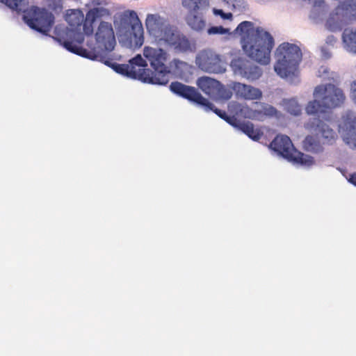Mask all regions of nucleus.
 Segmentation results:
<instances>
[{
	"instance_id": "obj_34",
	"label": "nucleus",
	"mask_w": 356,
	"mask_h": 356,
	"mask_svg": "<svg viewBox=\"0 0 356 356\" xmlns=\"http://www.w3.org/2000/svg\"><path fill=\"white\" fill-rule=\"evenodd\" d=\"M349 181L356 186V173H353L350 175Z\"/></svg>"
},
{
	"instance_id": "obj_25",
	"label": "nucleus",
	"mask_w": 356,
	"mask_h": 356,
	"mask_svg": "<svg viewBox=\"0 0 356 356\" xmlns=\"http://www.w3.org/2000/svg\"><path fill=\"white\" fill-rule=\"evenodd\" d=\"M201 106H202L206 111H213L221 119L224 120L232 126L235 125L236 123L237 118L236 117L229 116L226 111L217 108L207 99V102L204 104H202Z\"/></svg>"
},
{
	"instance_id": "obj_5",
	"label": "nucleus",
	"mask_w": 356,
	"mask_h": 356,
	"mask_svg": "<svg viewBox=\"0 0 356 356\" xmlns=\"http://www.w3.org/2000/svg\"><path fill=\"white\" fill-rule=\"evenodd\" d=\"M143 55L154 69L152 71L154 84L166 85L169 82L170 73L166 65L168 58V53L161 48L145 47Z\"/></svg>"
},
{
	"instance_id": "obj_33",
	"label": "nucleus",
	"mask_w": 356,
	"mask_h": 356,
	"mask_svg": "<svg viewBox=\"0 0 356 356\" xmlns=\"http://www.w3.org/2000/svg\"><path fill=\"white\" fill-rule=\"evenodd\" d=\"M350 97L353 101L356 104V81L351 84Z\"/></svg>"
},
{
	"instance_id": "obj_7",
	"label": "nucleus",
	"mask_w": 356,
	"mask_h": 356,
	"mask_svg": "<svg viewBox=\"0 0 356 356\" xmlns=\"http://www.w3.org/2000/svg\"><path fill=\"white\" fill-rule=\"evenodd\" d=\"M23 19L32 29L47 34L54 24V16L45 8L31 6L23 10Z\"/></svg>"
},
{
	"instance_id": "obj_14",
	"label": "nucleus",
	"mask_w": 356,
	"mask_h": 356,
	"mask_svg": "<svg viewBox=\"0 0 356 356\" xmlns=\"http://www.w3.org/2000/svg\"><path fill=\"white\" fill-rule=\"evenodd\" d=\"M230 66L235 74L252 81L259 79L263 74L261 67L242 57L233 58Z\"/></svg>"
},
{
	"instance_id": "obj_9",
	"label": "nucleus",
	"mask_w": 356,
	"mask_h": 356,
	"mask_svg": "<svg viewBox=\"0 0 356 356\" xmlns=\"http://www.w3.org/2000/svg\"><path fill=\"white\" fill-rule=\"evenodd\" d=\"M182 5L188 10L187 24L193 30L202 31L206 27L204 15L209 8V0H183Z\"/></svg>"
},
{
	"instance_id": "obj_4",
	"label": "nucleus",
	"mask_w": 356,
	"mask_h": 356,
	"mask_svg": "<svg viewBox=\"0 0 356 356\" xmlns=\"http://www.w3.org/2000/svg\"><path fill=\"white\" fill-rule=\"evenodd\" d=\"M302 56L298 46L289 42L280 44L276 49L277 61L274 65L275 72L282 78L296 75Z\"/></svg>"
},
{
	"instance_id": "obj_6",
	"label": "nucleus",
	"mask_w": 356,
	"mask_h": 356,
	"mask_svg": "<svg viewBox=\"0 0 356 356\" xmlns=\"http://www.w3.org/2000/svg\"><path fill=\"white\" fill-rule=\"evenodd\" d=\"M270 147L294 164L309 167L314 163V158L296 149L290 138L286 135H277L270 143Z\"/></svg>"
},
{
	"instance_id": "obj_29",
	"label": "nucleus",
	"mask_w": 356,
	"mask_h": 356,
	"mask_svg": "<svg viewBox=\"0 0 356 356\" xmlns=\"http://www.w3.org/2000/svg\"><path fill=\"white\" fill-rule=\"evenodd\" d=\"M12 10L20 12L26 6V0H0Z\"/></svg>"
},
{
	"instance_id": "obj_32",
	"label": "nucleus",
	"mask_w": 356,
	"mask_h": 356,
	"mask_svg": "<svg viewBox=\"0 0 356 356\" xmlns=\"http://www.w3.org/2000/svg\"><path fill=\"white\" fill-rule=\"evenodd\" d=\"M213 13L216 15H220L224 19H229L232 17V14L231 13H225L222 10L214 8Z\"/></svg>"
},
{
	"instance_id": "obj_15",
	"label": "nucleus",
	"mask_w": 356,
	"mask_h": 356,
	"mask_svg": "<svg viewBox=\"0 0 356 356\" xmlns=\"http://www.w3.org/2000/svg\"><path fill=\"white\" fill-rule=\"evenodd\" d=\"M129 70L133 74H129V78L142 81L144 83L154 84L152 79V70L147 68V64L140 54L129 61Z\"/></svg>"
},
{
	"instance_id": "obj_20",
	"label": "nucleus",
	"mask_w": 356,
	"mask_h": 356,
	"mask_svg": "<svg viewBox=\"0 0 356 356\" xmlns=\"http://www.w3.org/2000/svg\"><path fill=\"white\" fill-rule=\"evenodd\" d=\"M323 120L322 117L315 116L313 119H309L305 127L309 129L318 130L324 138V144H332L337 136L334 130L324 122Z\"/></svg>"
},
{
	"instance_id": "obj_12",
	"label": "nucleus",
	"mask_w": 356,
	"mask_h": 356,
	"mask_svg": "<svg viewBox=\"0 0 356 356\" xmlns=\"http://www.w3.org/2000/svg\"><path fill=\"white\" fill-rule=\"evenodd\" d=\"M195 63L200 70L208 73H222L225 70L220 55L211 49L200 51Z\"/></svg>"
},
{
	"instance_id": "obj_17",
	"label": "nucleus",
	"mask_w": 356,
	"mask_h": 356,
	"mask_svg": "<svg viewBox=\"0 0 356 356\" xmlns=\"http://www.w3.org/2000/svg\"><path fill=\"white\" fill-rule=\"evenodd\" d=\"M145 26L149 33L159 40L165 39V36L172 29L167 26L163 19L158 15L149 14L145 20Z\"/></svg>"
},
{
	"instance_id": "obj_18",
	"label": "nucleus",
	"mask_w": 356,
	"mask_h": 356,
	"mask_svg": "<svg viewBox=\"0 0 356 356\" xmlns=\"http://www.w3.org/2000/svg\"><path fill=\"white\" fill-rule=\"evenodd\" d=\"M340 127L343 129V139L351 148H356V116L355 113L348 111L342 118Z\"/></svg>"
},
{
	"instance_id": "obj_26",
	"label": "nucleus",
	"mask_w": 356,
	"mask_h": 356,
	"mask_svg": "<svg viewBox=\"0 0 356 356\" xmlns=\"http://www.w3.org/2000/svg\"><path fill=\"white\" fill-rule=\"evenodd\" d=\"M302 145L306 151L312 153H318L323 149L319 138L314 135H308L306 136L303 140Z\"/></svg>"
},
{
	"instance_id": "obj_27",
	"label": "nucleus",
	"mask_w": 356,
	"mask_h": 356,
	"mask_svg": "<svg viewBox=\"0 0 356 356\" xmlns=\"http://www.w3.org/2000/svg\"><path fill=\"white\" fill-rule=\"evenodd\" d=\"M216 90L217 91H216L213 98L221 100H229L232 97L234 92L232 86L231 88H227L220 82L219 83V86Z\"/></svg>"
},
{
	"instance_id": "obj_23",
	"label": "nucleus",
	"mask_w": 356,
	"mask_h": 356,
	"mask_svg": "<svg viewBox=\"0 0 356 356\" xmlns=\"http://www.w3.org/2000/svg\"><path fill=\"white\" fill-rule=\"evenodd\" d=\"M219 83L220 81L208 76H202L197 80V86L198 88L206 95L212 98L216 91H217L216 90L219 86Z\"/></svg>"
},
{
	"instance_id": "obj_19",
	"label": "nucleus",
	"mask_w": 356,
	"mask_h": 356,
	"mask_svg": "<svg viewBox=\"0 0 356 356\" xmlns=\"http://www.w3.org/2000/svg\"><path fill=\"white\" fill-rule=\"evenodd\" d=\"M164 41L178 52H188L195 50L194 42H192L183 34L172 29L165 36Z\"/></svg>"
},
{
	"instance_id": "obj_10",
	"label": "nucleus",
	"mask_w": 356,
	"mask_h": 356,
	"mask_svg": "<svg viewBox=\"0 0 356 356\" xmlns=\"http://www.w3.org/2000/svg\"><path fill=\"white\" fill-rule=\"evenodd\" d=\"M121 24L125 29H130V43L136 47H140L144 42V31L137 13L134 10L124 13L121 18Z\"/></svg>"
},
{
	"instance_id": "obj_1",
	"label": "nucleus",
	"mask_w": 356,
	"mask_h": 356,
	"mask_svg": "<svg viewBox=\"0 0 356 356\" xmlns=\"http://www.w3.org/2000/svg\"><path fill=\"white\" fill-rule=\"evenodd\" d=\"M236 32L241 36L243 50L251 59L261 65H268L270 53L275 45L273 37L261 27L254 28L249 21L241 22Z\"/></svg>"
},
{
	"instance_id": "obj_21",
	"label": "nucleus",
	"mask_w": 356,
	"mask_h": 356,
	"mask_svg": "<svg viewBox=\"0 0 356 356\" xmlns=\"http://www.w3.org/2000/svg\"><path fill=\"white\" fill-rule=\"evenodd\" d=\"M110 11L103 7H96L89 10L86 15L83 24V33L88 36L94 32L93 23L98 19L110 15Z\"/></svg>"
},
{
	"instance_id": "obj_8",
	"label": "nucleus",
	"mask_w": 356,
	"mask_h": 356,
	"mask_svg": "<svg viewBox=\"0 0 356 356\" xmlns=\"http://www.w3.org/2000/svg\"><path fill=\"white\" fill-rule=\"evenodd\" d=\"M64 45L65 48L69 51L84 58L99 60L123 76L129 77V74H133V72H130L129 70L128 64L113 63L111 58L106 57V54H104L99 51L95 49L88 50L82 47H77L76 44H74L73 42H65Z\"/></svg>"
},
{
	"instance_id": "obj_16",
	"label": "nucleus",
	"mask_w": 356,
	"mask_h": 356,
	"mask_svg": "<svg viewBox=\"0 0 356 356\" xmlns=\"http://www.w3.org/2000/svg\"><path fill=\"white\" fill-rule=\"evenodd\" d=\"M170 90L177 96L188 100L198 106L207 102V99L204 97L195 87L185 85L179 81L172 82L170 85Z\"/></svg>"
},
{
	"instance_id": "obj_31",
	"label": "nucleus",
	"mask_w": 356,
	"mask_h": 356,
	"mask_svg": "<svg viewBox=\"0 0 356 356\" xmlns=\"http://www.w3.org/2000/svg\"><path fill=\"white\" fill-rule=\"evenodd\" d=\"M263 113L265 115L268 116H274L277 114V110L270 105H266L263 107V110L261 112H258V115Z\"/></svg>"
},
{
	"instance_id": "obj_11",
	"label": "nucleus",
	"mask_w": 356,
	"mask_h": 356,
	"mask_svg": "<svg viewBox=\"0 0 356 356\" xmlns=\"http://www.w3.org/2000/svg\"><path fill=\"white\" fill-rule=\"evenodd\" d=\"M93 33L97 47L104 51L102 54H107L114 49L116 40L111 23L101 21Z\"/></svg>"
},
{
	"instance_id": "obj_3",
	"label": "nucleus",
	"mask_w": 356,
	"mask_h": 356,
	"mask_svg": "<svg viewBox=\"0 0 356 356\" xmlns=\"http://www.w3.org/2000/svg\"><path fill=\"white\" fill-rule=\"evenodd\" d=\"M315 99L308 103L306 112L308 115L322 117L327 120L326 109L341 106L346 100L343 90L332 83L317 86L314 91Z\"/></svg>"
},
{
	"instance_id": "obj_13",
	"label": "nucleus",
	"mask_w": 356,
	"mask_h": 356,
	"mask_svg": "<svg viewBox=\"0 0 356 356\" xmlns=\"http://www.w3.org/2000/svg\"><path fill=\"white\" fill-rule=\"evenodd\" d=\"M85 19L86 17H84L83 12L80 10H71L70 12L66 15L65 20L70 26V30L67 35L70 38L73 37V39L64 40L63 42L64 47V43L65 42H73L74 44H76L77 47H81L80 44L84 41V36L83 33L79 31L81 30V27L83 29Z\"/></svg>"
},
{
	"instance_id": "obj_2",
	"label": "nucleus",
	"mask_w": 356,
	"mask_h": 356,
	"mask_svg": "<svg viewBox=\"0 0 356 356\" xmlns=\"http://www.w3.org/2000/svg\"><path fill=\"white\" fill-rule=\"evenodd\" d=\"M339 5L330 14L327 28L332 31H341L356 21V0H338ZM343 41L348 51L356 54V31L345 29Z\"/></svg>"
},
{
	"instance_id": "obj_22",
	"label": "nucleus",
	"mask_w": 356,
	"mask_h": 356,
	"mask_svg": "<svg viewBox=\"0 0 356 356\" xmlns=\"http://www.w3.org/2000/svg\"><path fill=\"white\" fill-rule=\"evenodd\" d=\"M232 89L238 98L257 100L262 97V92L259 88L240 82L233 83Z\"/></svg>"
},
{
	"instance_id": "obj_35",
	"label": "nucleus",
	"mask_w": 356,
	"mask_h": 356,
	"mask_svg": "<svg viewBox=\"0 0 356 356\" xmlns=\"http://www.w3.org/2000/svg\"><path fill=\"white\" fill-rule=\"evenodd\" d=\"M58 1V3H60L61 2V0H57Z\"/></svg>"
},
{
	"instance_id": "obj_28",
	"label": "nucleus",
	"mask_w": 356,
	"mask_h": 356,
	"mask_svg": "<svg viewBox=\"0 0 356 356\" xmlns=\"http://www.w3.org/2000/svg\"><path fill=\"white\" fill-rule=\"evenodd\" d=\"M283 106L284 110L291 115H299L301 113V106L295 99L284 100Z\"/></svg>"
},
{
	"instance_id": "obj_30",
	"label": "nucleus",
	"mask_w": 356,
	"mask_h": 356,
	"mask_svg": "<svg viewBox=\"0 0 356 356\" xmlns=\"http://www.w3.org/2000/svg\"><path fill=\"white\" fill-rule=\"evenodd\" d=\"M229 32V30L225 29L224 27L219 26H212L207 30V33L209 35H215V34H225Z\"/></svg>"
},
{
	"instance_id": "obj_24",
	"label": "nucleus",
	"mask_w": 356,
	"mask_h": 356,
	"mask_svg": "<svg viewBox=\"0 0 356 356\" xmlns=\"http://www.w3.org/2000/svg\"><path fill=\"white\" fill-rule=\"evenodd\" d=\"M233 127L237 128L255 141L259 140L263 135L260 130L254 129V124L250 122H241L237 120L236 123Z\"/></svg>"
}]
</instances>
